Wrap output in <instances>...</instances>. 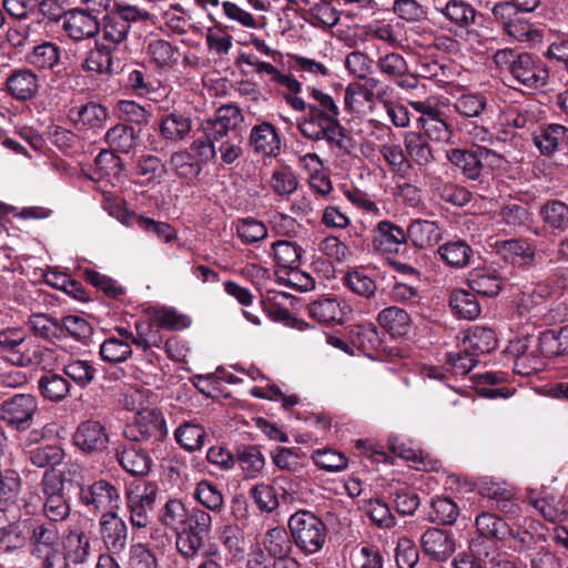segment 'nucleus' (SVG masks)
Masks as SVG:
<instances>
[{
  "mask_svg": "<svg viewBox=\"0 0 568 568\" xmlns=\"http://www.w3.org/2000/svg\"><path fill=\"white\" fill-rule=\"evenodd\" d=\"M440 13L447 20L462 28H467L476 18V10L463 0H449L440 9Z\"/></svg>",
  "mask_w": 568,
  "mask_h": 568,
  "instance_id": "obj_42",
  "label": "nucleus"
},
{
  "mask_svg": "<svg viewBox=\"0 0 568 568\" xmlns=\"http://www.w3.org/2000/svg\"><path fill=\"white\" fill-rule=\"evenodd\" d=\"M32 540V552L38 557H42L43 554H45L47 551H52L57 549L54 547V544L58 540V532L52 526H37L33 530Z\"/></svg>",
  "mask_w": 568,
  "mask_h": 568,
  "instance_id": "obj_61",
  "label": "nucleus"
},
{
  "mask_svg": "<svg viewBox=\"0 0 568 568\" xmlns=\"http://www.w3.org/2000/svg\"><path fill=\"white\" fill-rule=\"evenodd\" d=\"M248 145L257 154L275 158L281 151L282 141L275 126L263 121L251 129Z\"/></svg>",
  "mask_w": 568,
  "mask_h": 568,
  "instance_id": "obj_13",
  "label": "nucleus"
},
{
  "mask_svg": "<svg viewBox=\"0 0 568 568\" xmlns=\"http://www.w3.org/2000/svg\"><path fill=\"white\" fill-rule=\"evenodd\" d=\"M459 516V507L455 501L447 497H436L432 501V511L429 518L433 523L440 525H452Z\"/></svg>",
  "mask_w": 568,
  "mask_h": 568,
  "instance_id": "obj_49",
  "label": "nucleus"
},
{
  "mask_svg": "<svg viewBox=\"0 0 568 568\" xmlns=\"http://www.w3.org/2000/svg\"><path fill=\"white\" fill-rule=\"evenodd\" d=\"M251 495L260 510L266 513H271L278 507L280 497L285 499L290 496L284 488H276L274 485L264 483L255 485L251 489Z\"/></svg>",
  "mask_w": 568,
  "mask_h": 568,
  "instance_id": "obj_35",
  "label": "nucleus"
},
{
  "mask_svg": "<svg viewBox=\"0 0 568 568\" xmlns=\"http://www.w3.org/2000/svg\"><path fill=\"white\" fill-rule=\"evenodd\" d=\"M377 321L392 336H405L410 328L408 313L397 306H389L381 311Z\"/></svg>",
  "mask_w": 568,
  "mask_h": 568,
  "instance_id": "obj_26",
  "label": "nucleus"
},
{
  "mask_svg": "<svg viewBox=\"0 0 568 568\" xmlns=\"http://www.w3.org/2000/svg\"><path fill=\"white\" fill-rule=\"evenodd\" d=\"M41 486L45 497L43 504L45 517L51 521L64 520L70 513V507L63 495V479L61 475L57 474L54 470L45 471Z\"/></svg>",
  "mask_w": 568,
  "mask_h": 568,
  "instance_id": "obj_9",
  "label": "nucleus"
},
{
  "mask_svg": "<svg viewBox=\"0 0 568 568\" xmlns=\"http://www.w3.org/2000/svg\"><path fill=\"white\" fill-rule=\"evenodd\" d=\"M422 547L427 556L437 561H445L456 550V540L450 531L429 528L422 536Z\"/></svg>",
  "mask_w": 568,
  "mask_h": 568,
  "instance_id": "obj_14",
  "label": "nucleus"
},
{
  "mask_svg": "<svg viewBox=\"0 0 568 568\" xmlns=\"http://www.w3.org/2000/svg\"><path fill=\"white\" fill-rule=\"evenodd\" d=\"M205 39L209 49L220 57L226 55L232 48V36L226 34L225 28L220 23L207 29Z\"/></svg>",
  "mask_w": 568,
  "mask_h": 568,
  "instance_id": "obj_64",
  "label": "nucleus"
},
{
  "mask_svg": "<svg viewBox=\"0 0 568 568\" xmlns=\"http://www.w3.org/2000/svg\"><path fill=\"white\" fill-rule=\"evenodd\" d=\"M189 511L190 509L182 500L169 499L161 510L160 521L173 530L178 537L185 529Z\"/></svg>",
  "mask_w": 568,
  "mask_h": 568,
  "instance_id": "obj_32",
  "label": "nucleus"
},
{
  "mask_svg": "<svg viewBox=\"0 0 568 568\" xmlns=\"http://www.w3.org/2000/svg\"><path fill=\"white\" fill-rule=\"evenodd\" d=\"M23 538L14 519L7 515V507L0 506V546L6 550L20 547Z\"/></svg>",
  "mask_w": 568,
  "mask_h": 568,
  "instance_id": "obj_46",
  "label": "nucleus"
},
{
  "mask_svg": "<svg viewBox=\"0 0 568 568\" xmlns=\"http://www.w3.org/2000/svg\"><path fill=\"white\" fill-rule=\"evenodd\" d=\"M504 33L519 42H536L542 34L529 21L517 16L508 26L503 29Z\"/></svg>",
  "mask_w": 568,
  "mask_h": 568,
  "instance_id": "obj_52",
  "label": "nucleus"
},
{
  "mask_svg": "<svg viewBox=\"0 0 568 568\" xmlns=\"http://www.w3.org/2000/svg\"><path fill=\"white\" fill-rule=\"evenodd\" d=\"M155 500V491L151 489L144 493L131 491L128 494V506L130 509L131 524L138 528H144L149 525L150 519L148 511L152 509Z\"/></svg>",
  "mask_w": 568,
  "mask_h": 568,
  "instance_id": "obj_22",
  "label": "nucleus"
},
{
  "mask_svg": "<svg viewBox=\"0 0 568 568\" xmlns=\"http://www.w3.org/2000/svg\"><path fill=\"white\" fill-rule=\"evenodd\" d=\"M352 343L363 352H373L381 345L377 328L373 324L358 325L352 331Z\"/></svg>",
  "mask_w": 568,
  "mask_h": 568,
  "instance_id": "obj_53",
  "label": "nucleus"
},
{
  "mask_svg": "<svg viewBox=\"0 0 568 568\" xmlns=\"http://www.w3.org/2000/svg\"><path fill=\"white\" fill-rule=\"evenodd\" d=\"M106 20V14L101 19L92 12L73 9L63 13V30L67 34L75 40L81 41L87 38L95 36L101 27V22Z\"/></svg>",
  "mask_w": 568,
  "mask_h": 568,
  "instance_id": "obj_11",
  "label": "nucleus"
},
{
  "mask_svg": "<svg viewBox=\"0 0 568 568\" xmlns=\"http://www.w3.org/2000/svg\"><path fill=\"white\" fill-rule=\"evenodd\" d=\"M73 440L83 452L102 450L106 440L104 427L99 422L87 420L78 427Z\"/></svg>",
  "mask_w": 568,
  "mask_h": 568,
  "instance_id": "obj_20",
  "label": "nucleus"
},
{
  "mask_svg": "<svg viewBox=\"0 0 568 568\" xmlns=\"http://www.w3.org/2000/svg\"><path fill=\"white\" fill-rule=\"evenodd\" d=\"M297 129L301 134L311 141H326L331 146L345 151V130L339 119L320 112L315 106L308 105V111L298 118Z\"/></svg>",
  "mask_w": 568,
  "mask_h": 568,
  "instance_id": "obj_2",
  "label": "nucleus"
},
{
  "mask_svg": "<svg viewBox=\"0 0 568 568\" xmlns=\"http://www.w3.org/2000/svg\"><path fill=\"white\" fill-rule=\"evenodd\" d=\"M60 60V49L52 42H43L26 54L28 64L38 69H52Z\"/></svg>",
  "mask_w": 568,
  "mask_h": 568,
  "instance_id": "obj_40",
  "label": "nucleus"
},
{
  "mask_svg": "<svg viewBox=\"0 0 568 568\" xmlns=\"http://www.w3.org/2000/svg\"><path fill=\"white\" fill-rule=\"evenodd\" d=\"M542 221L556 230L568 227V205L561 201L552 200L546 202L539 211Z\"/></svg>",
  "mask_w": 568,
  "mask_h": 568,
  "instance_id": "obj_45",
  "label": "nucleus"
},
{
  "mask_svg": "<svg viewBox=\"0 0 568 568\" xmlns=\"http://www.w3.org/2000/svg\"><path fill=\"white\" fill-rule=\"evenodd\" d=\"M168 435L163 414L155 408L139 410L134 420L126 425L125 436L134 442H162Z\"/></svg>",
  "mask_w": 568,
  "mask_h": 568,
  "instance_id": "obj_5",
  "label": "nucleus"
},
{
  "mask_svg": "<svg viewBox=\"0 0 568 568\" xmlns=\"http://www.w3.org/2000/svg\"><path fill=\"white\" fill-rule=\"evenodd\" d=\"M454 109L464 118H478L487 110V98L481 93H465L455 101Z\"/></svg>",
  "mask_w": 568,
  "mask_h": 568,
  "instance_id": "obj_47",
  "label": "nucleus"
},
{
  "mask_svg": "<svg viewBox=\"0 0 568 568\" xmlns=\"http://www.w3.org/2000/svg\"><path fill=\"white\" fill-rule=\"evenodd\" d=\"M134 135L132 128L116 124L109 129V169L113 170V186L124 187L129 183L123 161L116 152L128 153L133 146Z\"/></svg>",
  "mask_w": 568,
  "mask_h": 568,
  "instance_id": "obj_6",
  "label": "nucleus"
},
{
  "mask_svg": "<svg viewBox=\"0 0 568 568\" xmlns=\"http://www.w3.org/2000/svg\"><path fill=\"white\" fill-rule=\"evenodd\" d=\"M192 120L179 112H171L163 116L160 124L161 135L169 141L179 142L189 135Z\"/></svg>",
  "mask_w": 568,
  "mask_h": 568,
  "instance_id": "obj_27",
  "label": "nucleus"
},
{
  "mask_svg": "<svg viewBox=\"0 0 568 568\" xmlns=\"http://www.w3.org/2000/svg\"><path fill=\"white\" fill-rule=\"evenodd\" d=\"M38 400L31 394H17L4 400L0 407V418L16 429L23 430L30 427Z\"/></svg>",
  "mask_w": 568,
  "mask_h": 568,
  "instance_id": "obj_8",
  "label": "nucleus"
},
{
  "mask_svg": "<svg viewBox=\"0 0 568 568\" xmlns=\"http://www.w3.org/2000/svg\"><path fill=\"white\" fill-rule=\"evenodd\" d=\"M206 437L205 429L193 423H183L174 432L176 443L186 452H197L202 449Z\"/></svg>",
  "mask_w": 568,
  "mask_h": 568,
  "instance_id": "obj_37",
  "label": "nucleus"
},
{
  "mask_svg": "<svg viewBox=\"0 0 568 568\" xmlns=\"http://www.w3.org/2000/svg\"><path fill=\"white\" fill-rule=\"evenodd\" d=\"M407 236L416 247L426 248L439 243L443 230L436 221L418 219L408 225Z\"/></svg>",
  "mask_w": 568,
  "mask_h": 568,
  "instance_id": "obj_18",
  "label": "nucleus"
},
{
  "mask_svg": "<svg viewBox=\"0 0 568 568\" xmlns=\"http://www.w3.org/2000/svg\"><path fill=\"white\" fill-rule=\"evenodd\" d=\"M438 254L448 265L462 268L469 264L473 250L465 241L456 240L440 245Z\"/></svg>",
  "mask_w": 568,
  "mask_h": 568,
  "instance_id": "obj_38",
  "label": "nucleus"
},
{
  "mask_svg": "<svg viewBox=\"0 0 568 568\" xmlns=\"http://www.w3.org/2000/svg\"><path fill=\"white\" fill-rule=\"evenodd\" d=\"M395 560L398 568H415L419 560V551L414 541L400 537L395 549Z\"/></svg>",
  "mask_w": 568,
  "mask_h": 568,
  "instance_id": "obj_60",
  "label": "nucleus"
},
{
  "mask_svg": "<svg viewBox=\"0 0 568 568\" xmlns=\"http://www.w3.org/2000/svg\"><path fill=\"white\" fill-rule=\"evenodd\" d=\"M235 456L246 478H256L264 469L265 458L255 445L239 446Z\"/></svg>",
  "mask_w": 568,
  "mask_h": 568,
  "instance_id": "obj_33",
  "label": "nucleus"
},
{
  "mask_svg": "<svg viewBox=\"0 0 568 568\" xmlns=\"http://www.w3.org/2000/svg\"><path fill=\"white\" fill-rule=\"evenodd\" d=\"M446 158L454 166L462 171L465 178L469 180H477L480 178L484 163L480 162L477 149L474 151L466 149H452L447 152Z\"/></svg>",
  "mask_w": 568,
  "mask_h": 568,
  "instance_id": "obj_24",
  "label": "nucleus"
},
{
  "mask_svg": "<svg viewBox=\"0 0 568 568\" xmlns=\"http://www.w3.org/2000/svg\"><path fill=\"white\" fill-rule=\"evenodd\" d=\"M63 555L71 564H82L89 555V537L79 528L71 529L64 537Z\"/></svg>",
  "mask_w": 568,
  "mask_h": 568,
  "instance_id": "obj_31",
  "label": "nucleus"
},
{
  "mask_svg": "<svg viewBox=\"0 0 568 568\" xmlns=\"http://www.w3.org/2000/svg\"><path fill=\"white\" fill-rule=\"evenodd\" d=\"M470 552L459 554L453 560L454 568H488L489 558L496 552L495 545L488 540H473Z\"/></svg>",
  "mask_w": 568,
  "mask_h": 568,
  "instance_id": "obj_19",
  "label": "nucleus"
},
{
  "mask_svg": "<svg viewBox=\"0 0 568 568\" xmlns=\"http://www.w3.org/2000/svg\"><path fill=\"white\" fill-rule=\"evenodd\" d=\"M379 71L390 79H399L408 73L406 60L398 53L390 52L381 57L377 61Z\"/></svg>",
  "mask_w": 568,
  "mask_h": 568,
  "instance_id": "obj_62",
  "label": "nucleus"
},
{
  "mask_svg": "<svg viewBox=\"0 0 568 568\" xmlns=\"http://www.w3.org/2000/svg\"><path fill=\"white\" fill-rule=\"evenodd\" d=\"M407 240V230L389 221L378 222L374 230V246L383 253L396 252L398 246L405 244Z\"/></svg>",
  "mask_w": 568,
  "mask_h": 568,
  "instance_id": "obj_16",
  "label": "nucleus"
},
{
  "mask_svg": "<svg viewBox=\"0 0 568 568\" xmlns=\"http://www.w3.org/2000/svg\"><path fill=\"white\" fill-rule=\"evenodd\" d=\"M500 222L511 231H518L529 225L531 214L524 205L511 203L504 205L499 211Z\"/></svg>",
  "mask_w": 568,
  "mask_h": 568,
  "instance_id": "obj_50",
  "label": "nucleus"
},
{
  "mask_svg": "<svg viewBox=\"0 0 568 568\" xmlns=\"http://www.w3.org/2000/svg\"><path fill=\"white\" fill-rule=\"evenodd\" d=\"M212 529V516L201 509L193 508L187 514L185 529L176 538V548L185 557H194L203 547L204 538Z\"/></svg>",
  "mask_w": 568,
  "mask_h": 568,
  "instance_id": "obj_4",
  "label": "nucleus"
},
{
  "mask_svg": "<svg viewBox=\"0 0 568 568\" xmlns=\"http://www.w3.org/2000/svg\"><path fill=\"white\" fill-rule=\"evenodd\" d=\"M264 546L270 557L283 558L287 557L290 550V539L287 532L283 528H272L267 530L264 539Z\"/></svg>",
  "mask_w": 568,
  "mask_h": 568,
  "instance_id": "obj_56",
  "label": "nucleus"
},
{
  "mask_svg": "<svg viewBox=\"0 0 568 568\" xmlns=\"http://www.w3.org/2000/svg\"><path fill=\"white\" fill-rule=\"evenodd\" d=\"M38 384L42 396L51 402H61L70 392L69 381L53 372L43 374Z\"/></svg>",
  "mask_w": 568,
  "mask_h": 568,
  "instance_id": "obj_36",
  "label": "nucleus"
},
{
  "mask_svg": "<svg viewBox=\"0 0 568 568\" xmlns=\"http://www.w3.org/2000/svg\"><path fill=\"white\" fill-rule=\"evenodd\" d=\"M27 333L21 327H7L0 331V349L18 367L29 366L32 362L27 351Z\"/></svg>",
  "mask_w": 568,
  "mask_h": 568,
  "instance_id": "obj_12",
  "label": "nucleus"
},
{
  "mask_svg": "<svg viewBox=\"0 0 568 568\" xmlns=\"http://www.w3.org/2000/svg\"><path fill=\"white\" fill-rule=\"evenodd\" d=\"M63 457V450L55 445L39 446L29 452L30 462L37 467L55 466Z\"/></svg>",
  "mask_w": 568,
  "mask_h": 568,
  "instance_id": "obj_58",
  "label": "nucleus"
},
{
  "mask_svg": "<svg viewBox=\"0 0 568 568\" xmlns=\"http://www.w3.org/2000/svg\"><path fill=\"white\" fill-rule=\"evenodd\" d=\"M237 236L246 244L257 243L267 236L264 223L255 219H243L236 224Z\"/></svg>",
  "mask_w": 568,
  "mask_h": 568,
  "instance_id": "obj_57",
  "label": "nucleus"
},
{
  "mask_svg": "<svg viewBox=\"0 0 568 568\" xmlns=\"http://www.w3.org/2000/svg\"><path fill=\"white\" fill-rule=\"evenodd\" d=\"M449 306L460 318L475 320L480 314V306L475 295L465 290H455L449 297Z\"/></svg>",
  "mask_w": 568,
  "mask_h": 568,
  "instance_id": "obj_39",
  "label": "nucleus"
},
{
  "mask_svg": "<svg viewBox=\"0 0 568 568\" xmlns=\"http://www.w3.org/2000/svg\"><path fill=\"white\" fill-rule=\"evenodd\" d=\"M8 92L17 100L33 98L39 89L37 74L30 69H16L6 81Z\"/></svg>",
  "mask_w": 568,
  "mask_h": 568,
  "instance_id": "obj_17",
  "label": "nucleus"
},
{
  "mask_svg": "<svg viewBox=\"0 0 568 568\" xmlns=\"http://www.w3.org/2000/svg\"><path fill=\"white\" fill-rule=\"evenodd\" d=\"M308 314L322 324L339 323L344 311L339 302L333 297H324L308 304Z\"/></svg>",
  "mask_w": 568,
  "mask_h": 568,
  "instance_id": "obj_29",
  "label": "nucleus"
},
{
  "mask_svg": "<svg viewBox=\"0 0 568 568\" xmlns=\"http://www.w3.org/2000/svg\"><path fill=\"white\" fill-rule=\"evenodd\" d=\"M28 324L36 336L48 341H52L62 335L60 322L42 313L32 314L29 317Z\"/></svg>",
  "mask_w": 568,
  "mask_h": 568,
  "instance_id": "obj_43",
  "label": "nucleus"
},
{
  "mask_svg": "<svg viewBox=\"0 0 568 568\" xmlns=\"http://www.w3.org/2000/svg\"><path fill=\"white\" fill-rule=\"evenodd\" d=\"M170 164L173 171L184 179H192L200 174L201 166L193 160L191 153L186 151L175 152L171 155Z\"/></svg>",
  "mask_w": 568,
  "mask_h": 568,
  "instance_id": "obj_59",
  "label": "nucleus"
},
{
  "mask_svg": "<svg viewBox=\"0 0 568 568\" xmlns=\"http://www.w3.org/2000/svg\"><path fill=\"white\" fill-rule=\"evenodd\" d=\"M539 349L548 357L568 353V325L559 329H547L539 336Z\"/></svg>",
  "mask_w": 568,
  "mask_h": 568,
  "instance_id": "obj_34",
  "label": "nucleus"
},
{
  "mask_svg": "<svg viewBox=\"0 0 568 568\" xmlns=\"http://www.w3.org/2000/svg\"><path fill=\"white\" fill-rule=\"evenodd\" d=\"M109 215L115 217L123 225L130 226L136 223L144 232L155 234L161 241L168 243L175 236L174 229L165 223L150 217L138 216L129 210L126 203L109 196Z\"/></svg>",
  "mask_w": 568,
  "mask_h": 568,
  "instance_id": "obj_7",
  "label": "nucleus"
},
{
  "mask_svg": "<svg viewBox=\"0 0 568 568\" xmlns=\"http://www.w3.org/2000/svg\"><path fill=\"white\" fill-rule=\"evenodd\" d=\"M464 347L479 354L489 353L496 347V337L493 329L481 326L473 327L463 341Z\"/></svg>",
  "mask_w": 568,
  "mask_h": 568,
  "instance_id": "obj_41",
  "label": "nucleus"
},
{
  "mask_svg": "<svg viewBox=\"0 0 568 568\" xmlns=\"http://www.w3.org/2000/svg\"><path fill=\"white\" fill-rule=\"evenodd\" d=\"M244 118L241 110L232 104L219 108L213 118L203 123L204 134L219 142L234 135H242L240 125Z\"/></svg>",
  "mask_w": 568,
  "mask_h": 568,
  "instance_id": "obj_10",
  "label": "nucleus"
},
{
  "mask_svg": "<svg viewBox=\"0 0 568 568\" xmlns=\"http://www.w3.org/2000/svg\"><path fill=\"white\" fill-rule=\"evenodd\" d=\"M273 255L276 264L283 268H297L301 261L302 248L290 241L273 243Z\"/></svg>",
  "mask_w": 568,
  "mask_h": 568,
  "instance_id": "obj_48",
  "label": "nucleus"
},
{
  "mask_svg": "<svg viewBox=\"0 0 568 568\" xmlns=\"http://www.w3.org/2000/svg\"><path fill=\"white\" fill-rule=\"evenodd\" d=\"M193 496L203 507L213 513H220L224 507L222 493L209 480L197 483Z\"/></svg>",
  "mask_w": 568,
  "mask_h": 568,
  "instance_id": "obj_44",
  "label": "nucleus"
},
{
  "mask_svg": "<svg viewBox=\"0 0 568 568\" xmlns=\"http://www.w3.org/2000/svg\"><path fill=\"white\" fill-rule=\"evenodd\" d=\"M497 253L503 260L516 263L518 260L526 264L532 263L535 258V247L525 240H507L496 244Z\"/></svg>",
  "mask_w": 568,
  "mask_h": 568,
  "instance_id": "obj_30",
  "label": "nucleus"
},
{
  "mask_svg": "<svg viewBox=\"0 0 568 568\" xmlns=\"http://www.w3.org/2000/svg\"><path fill=\"white\" fill-rule=\"evenodd\" d=\"M420 126L425 132V136L429 138L432 141L449 142L452 139L453 132L450 126L440 116V112L433 118H426V121H423Z\"/></svg>",
  "mask_w": 568,
  "mask_h": 568,
  "instance_id": "obj_63",
  "label": "nucleus"
},
{
  "mask_svg": "<svg viewBox=\"0 0 568 568\" xmlns=\"http://www.w3.org/2000/svg\"><path fill=\"white\" fill-rule=\"evenodd\" d=\"M476 529L479 537L488 540H505L513 536V531L508 524L499 516L483 511L477 515L475 520Z\"/></svg>",
  "mask_w": 568,
  "mask_h": 568,
  "instance_id": "obj_23",
  "label": "nucleus"
},
{
  "mask_svg": "<svg viewBox=\"0 0 568 568\" xmlns=\"http://www.w3.org/2000/svg\"><path fill=\"white\" fill-rule=\"evenodd\" d=\"M532 140L542 154L550 155L568 145V129L561 124H548L535 133Z\"/></svg>",
  "mask_w": 568,
  "mask_h": 568,
  "instance_id": "obj_21",
  "label": "nucleus"
},
{
  "mask_svg": "<svg viewBox=\"0 0 568 568\" xmlns=\"http://www.w3.org/2000/svg\"><path fill=\"white\" fill-rule=\"evenodd\" d=\"M271 187L278 195H290L297 190L298 180L294 172L287 168H278L271 176Z\"/></svg>",
  "mask_w": 568,
  "mask_h": 568,
  "instance_id": "obj_55",
  "label": "nucleus"
},
{
  "mask_svg": "<svg viewBox=\"0 0 568 568\" xmlns=\"http://www.w3.org/2000/svg\"><path fill=\"white\" fill-rule=\"evenodd\" d=\"M294 542L305 555L318 552L326 542V525L312 511L298 510L288 519Z\"/></svg>",
  "mask_w": 568,
  "mask_h": 568,
  "instance_id": "obj_3",
  "label": "nucleus"
},
{
  "mask_svg": "<svg viewBox=\"0 0 568 568\" xmlns=\"http://www.w3.org/2000/svg\"><path fill=\"white\" fill-rule=\"evenodd\" d=\"M404 146L408 160L410 159L420 168L434 161L433 151L427 138L419 132L407 131L404 134Z\"/></svg>",
  "mask_w": 568,
  "mask_h": 568,
  "instance_id": "obj_25",
  "label": "nucleus"
},
{
  "mask_svg": "<svg viewBox=\"0 0 568 568\" xmlns=\"http://www.w3.org/2000/svg\"><path fill=\"white\" fill-rule=\"evenodd\" d=\"M116 458L123 469L133 476L146 475L152 464L149 455L134 446L118 452Z\"/></svg>",
  "mask_w": 568,
  "mask_h": 568,
  "instance_id": "obj_28",
  "label": "nucleus"
},
{
  "mask_svg": "<svg viewBox=\"0 0 568 568\" xmlns=\"http://www.w3.org/2000/svg\"><path fill=\"white\" fill-rule=\"evenodd\" d=\"M467 283L477 294L491 297L500 292L504 280L496 268L484 266L470 271L467 276Z\"/></svg>",
  "mask_w": 568,
  "mask_h": 568,
  "instance_id": "obj_15",
  "label": "nucleus"
},
{
  "mask_svg": "<svg viewBox=\"0 0 568 568\" xmlns=\"http://www.w3.org/2000/svg\"><path fill=\"white\" fill-rule=\"evenodd\" d=\"M493 63L500 71H507L518 83L528 88L546 84L548 71L542 62L528 52L499 49L493 55Z\"/></svg>",
  "mask_w": 568,
  "mask_h": 568,
  "instance_id": "obj_1",
  "label": "nucleus"
},
{
  "mask_svg": "<svg viewBox=\"0 0 568 568\" xmlns=\"http://www.w3.org/2000/svg\"><path fill=\"white\" fill-rule=\"evenodd\" d=\"M116 11L121 18L120 28L118 30V34H113L109 32V41L119 43L123 41L130 30L129 22L138 21V20H146L149 18V12L140 11L136 7L133 6H116Z\"/></svg>",
  "mask_w": 568,
  "mask_h": 568,
  "instance_id": "obj_51",
  "label": "nucleus"
},
{
  "mask_svg": "<svg viewBox=\"0 0 568 568\" xmlns=\"http://www.w3.org/2000/svg\"><path fill=\"white\" fill-rule=\"evenodd\" d=\"M313 462L323 470L337 473L346 468L347 458L332 449H317L312 454Z\"/></svg>",
  "mask_w": 568,
  "mask_h": 568,
  "instance_id": "obj_54",
  "label": "nucleus"
}]
</instances>
